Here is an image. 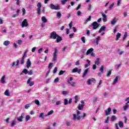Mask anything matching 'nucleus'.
Returning a JSON list of instances; mask_svg holds the SVG:
<instances>
[{"label": "nucleus", "mask_w": 129, "mask_h": 129, "mask_svg": "<svg viewBox=\"0 0 129 129\" xmlns=\"http://www.w3.org/2000/svg\"><path fill=\"white\" fill-rule=\"evenodd\" d=\"M73 120H80V119H81L82 118H83V119H84V117L86 116V113H83V116H81V112L77 110V114H73Z\"/></svg>", "instance_id": "1"}, {"label": "nucleus", "mask_w": 129, "mask_h": 129, "mask_svg": "<svg viewBox=\"0 0 129 129\" xmlns=\"http://www.w3.org/2000/svg\"><path fill=\"white\" fill-rule=\"evenodd\" d=\"M73 78L70 77L69 80H68V83L72 87H76V83L73 82Z\"/></svg>", "instance_id": "2"}, {"label": "nucleus", "mask_w": 129, "mask_h": 129, "mask_svg": "<svg viewBox=\"0 0 129 129\" xmlns=\"http://www.w3.org/2000/svg\"><path fill=\"white\" fill-rule=\"evenodd\" d=\"M49 8H50L51 10H55V11H58V10H60V6H55L53 4H49Z\"/></svg>", "instance_id": "3"}, {"label": "nucleus", "mask_w": 129, "mask_h": 129, "mask_svg": "<svg viewBox=\"0 0 129 129\" xmlns=\"http://www.w3.org/2000/svg\"><path fill=\"white\" fill-rule=\"evenodd\" d=\"M57 37H58V34L56 33V32L53 31L50 33L49 38L50 39H53L54 40L57 39Z\"/></svg>", "instance_id": "4"}, {"label": "nucleus", "mask_w": 129, "mask_h": 129, "mask_svg": "<svg viewBox=\"0 0 129 129\" xmlns=\"http://www.w3.org/2000/svg\"><path fill=\"white\" fill-rule=\"evenodd\" d=\"M93 27V30H96L97 28H99V24L97 22L95 21L93 22L91 24Z\"/></svg>", "instance_id": "5"}, {"label": "nucleus", "mask_w": 129, "mask_h": 129, "mask_svg": "<svg viewBox=\"0 0 129 129\" xmlns=\"http://www.w3.org/2000/svg\"><path fill=\"white\" fill-rule=\"evenodd\" d=\"M37 7L38 8L37 9V14L40 16V15H41V8H42V4L41 3H38L37 5Z\"/></svg>", "instance_id": "6"}, {"label": "nucleus", "mask_w": 129, "mask_h": 129, "mask_svg": "<svg viewBox=\"0 0 129 129\" xmlns=\"http://www.w3.org/2000/svg\"><path fill=\"white\" fill-rule=\"evenodd\" d=\"M101 40V37L100 36H98L95 40H93L92 41L93 44H96L97 45H98L99 44V41Z\"/></svg>", "instance_id": "7"}, {"label": "nucleus", "mask_w": 129, "mask_h": 129, "mask_svg": "<svg viewBox=\"0 0 129 129\" xmlns=\"http://www.w3.org/2000/svg\"><path fill=\"white\" fill-rule=\"evenodd\" d=\"M28 26H29V24H28V21H27V19H24L22 23V28H25V27H28Z\"/></svg>", "instance_id": "8"}, {"label": "nucleus", "mask_w": 129, "mask_h": 129, "mask_svg": "<svg viewBox=\"0 0 129 129\" xmlns=\"http://www.w3.org/2000/svg\"><path fill=\"white\" fill-rule=\"evenodd\" d=\"M91 82L95 83V82H96V80H95V79L94 78L89 79L87 81L88 85H91Z\"/></svg>", "instance_id": "9"}, {"label": "nucleus", "mask_w": 129, "mask_h": 129, "mask_svg": "<svg viewBox=\"0 0 129 129\" xmlns=\"http://www.w3.org/2000/svg\"><path fill=\"white\" fill-rule=\"evenodd\" d=\"M24 116H25V114L24 113H22L21 116L17 118V120L20 122L23 121V119H24Z\"/></svg>", "instance_id": "10"}, {"label": "nucleus", "mask_w": 129, "mask_h": 129, "mask_svg": "<svg viewBox=\"0 0 129 129\" xmlns=\"http://www.w3.org/2000/svg\"><path fill=\"white\" fill-rule=\"evenodd\" d=\"M32 80V78H30L27 81V84H29V86H33L35 83L33 81H31Z\"/></svg>", "instance_id": "11"}, {"label": "nucleus", "mask_w": 129, "mask_h": 129, "mask_svg": "<svg viewBox=\"0 0 129 129\" xmlns=\"http://www.w3.org/2000/svg\"><path fill=\"white\" fill-rule=\"evenodd\" d=\"M31 65H32V63L31 62V60H30V59H28L27 61L26 62L27 68H28L29 69V68H30V67H31Z\"/></svg>", "instance_id": "12"}, {"label": "nucleus", "mask_w": 129, "mask_h": 129, "mask_svg": "<svg viewBox=\"0 0 129 129\" xmlns=\"http://www.w3.org/2000/svg\"><path fill=\"white\" fill-rule=\"evenodd\" d=\"M102 16L103 18V22L105 23V22H107V16L104 13H102Z\"/></svg>", "instance_id": "13"}, {"label": "nucleus", "mask_w": 129, "mask_h": 129, "mask_svg": "<svg viewBox=\"0 0 129 129\" xmlns=\"http://www.w3.org/2000/svg\"><path fill=\"white\" fill-rule=\"evenodd\" d=\"M117 22V19L116 17H114L113 20L111 21V25H112L113 26H114L115 25L116 23Z\"/></svg>", "instance_id": "14"}, {"label": "nucleus", "mask_w": 129, "mask_h": 129, "mask_svg": "<svg viewBox=\"0 0 129 129\" xmlns=\"http://www.w3.org/2000/svg\"><path fill=\"white\" fill-rule=\"evenodd\" d=\"M111 111V108L109 107L107 110H105V113L106 115H109L110 114V112Z\"/></svg>", "instance_id": "15"}, {"label": "nucleus", "mask_w": 129, "mask_h": 129, "mask_svg": "<svg viewBox=\"0 0 129 129\" xmlns=\"http://www.w3.org/2000/svg\"><path fill=\"white\" fill-rule=\"evenodd\" d=\"M1 83H2V84H5V83H6V75H4L1 78Z\"/></svg>", "instance_id": "16"}, {"label": "nucleus", "mask_w": 129, "mask_h": 129, "mask_svg": "<svg viewBox=\"0 0 129 129\" xmlns=\"http://www.w3.org/2000/svg\"><path fill=\"white\" fill-rule=\"evenodd\" d=\"M106 29V27L105 26H101L100 29H99L98 33H100L101 32H104Z\"/></svg>", "instance_id": "17"}, {"label": "nucleus", "mask_w": 129, "mask_h": 129, "mask_svg": "<svg viewBox=\"0 0 129 129\" xmlns=\"http://www.w3.org/2000/svg\"><path fill=\"white\" fill-rule=\"evenodd\" d=\"M56 38V43H59V42L62 41V37H61L60 36L57 35Z\"/></svg>", "instance_id": "18"}, {"label": "nucleus", "mask_w": 129, "mask_h": 129, "mask_svg": "<svg viewBox=\"0 0 129 129\" xmlns=\"http://www.w3.org/2000/svg\"><path fill=\"white\" fill-rule=\"evenodd\" d=\"M94 50V49L92 48L89 49L86 52V55H89V54L91 53V52H93Z\"/></svg>", "instance_id": "19"}, {"label": "nucleus", "mask_w": 129, "mask_h": 129, "mask_svg": "<svg viewBox=\"0 0 129 129\" xmlns=\"http://www.w3.org/2000/svg\"><path fill=\"white\" fill-rule=\"evenodd\" d=\"M99 60H100V58L99 57L97 58L95 61V64L99 65V64H100V61H99Z\"/></svg>", "instance_id": "20"}, {"label": "nucleus", "mask_w": 129, "mask_h": 129, "mask_svg": "<svg viewBox=\"0 0 129 129\" xmlns=\"http://www.w3.org/2000/svg\"><path fill=\"white\" fill-rule=\"evenodd\" d=\"M87 73H88V69H87L85 70L83 74L82 77L84 78V77H85V76H86V75H87Z\"/></svg>", "instance_id": "21"}, {"label": "nucleus", "mask_w": 129, "mask_h": 129, "mask_svg": "<svg viewBox=\"0 0 129 129\" xmlns=\"http://www.w3.org/2000/svg\"><path fill=\"white\" fill-rule=\"evenodd\" d=\"M117 81H118V77H116L114 80V81L112 83V85H115V84H116V83H117Z\"/></svg>", "instance_id": "22"}, {"label": "nucleus", "mask_w": 129, "mask_h": 129, "mask_svg": "<svg viewBox=\"0 0 129 129\" xmlns=\"http://www.w3.org/2000/svg\"><path fill=\"white\" fill-rule=\"evenodd\" d=\"M10 44H11V42L9 40H6L5 41H4L3 44L4 45V46H9V45H10Z\"/></svg>", "instance_id": "23"}, {"label": "nucleus", "mask_w": 129, "mask_h": 129, "mask_svg": "<svg viewBox=\"0 0 129 129\" xmlns=\"http://www.w3.org/2000/svg\"><path fill=\"white\" fill-rule=\"evenodd\" d=\"M104 66H101L100 69L99 71L102 73V74H103L104 73Z\"/></svg>", "instance_id": "24"}, {"label": "nucleus", "mask_w": 129, "mask_h": 129, "mask_svg": "<svg viewBox=\"0 0 129 129\" xmlns=\"http://www.w3.org/2000/svg\"><path fill=\"white\" fill-rule=\"evenodd\" d=\"M5 95L6 96H11V94H10V92L9 90H6L4 93Z\"/></svg>", "instance_id": "25"}, {"label": "nucleus", "mask_w": 129, "mask_h": 129, "mask_svg": "<svg viewBox=\"0 0 129 129\" xmlns=\"http://www.w3.org/2000/svg\"><path fill=\"white\" fill-rule=\"evenodd\" d=\"M83 108H84V105L80 104L78 106V109H79V110H82Z\"/></svg>", "instance_id": "26"}, {"label": "nucleus", "mask_w": 129, "mask_h": 129, "mask_svg": "<svg viewBox=\"0 0 129 129\" xmlns=\"http://www.w3.org/2000/svg\"><path fill=\"white\" fill-rule=\"evenodd\" d=\"M56 17L58 18V19H60L61 17H62V14H61V12H58L56 13Z\"/></svg>", "instance_id": "27"}, {"label": "nucleus", "mask_w": 129, "mask_h": 129, "mask_svg": "<svg viewBox=\"0 0 129 129\" xmlns=\"http://www.w3.org/2000/svg\"><path fill=\"white\" fill-rule=\"evenodd\" d=\"M86 61L88 62V63L85 65V68H87V67L90 66V60L89 59H87Z\"/></svg>", "instance_id": "28"}, {"label": "nucleus", "mask_w": 129, "mask_h": 129, "mask_svg": "<svg viewBox=\"0 0 129 129\" xmlns=\"http://www.w3.org/2000/svg\"><path fill=\"white\" fill-rule=\"evenodd\" d=\"M42 23H47V19L44 16L41 17Z\"/></svg>", "instance_id": "29"}, {"label": "nucleus", "mask_w": 129, "mask_h": 129, "mask_svg": "<svg viewBox=\"0 0 129 129\" xmlns=\"http://www.w3.org/2000/svg\"><path fill=\"white\" fill-rule=\"evenodd\" d=\"M53 112H54V111L53 110H51L49 112H48L46 115H45V116H48L49 115H51L53 114Z\"/></svg>", "instance_id": "30"}, {"label": "nucleus", "mask_w": 129, "mask_h": 129, "mask_svg": "<svg viewBox=\"0 0 129 129\" xmlns=\"http://www.w3.org/2000/svg\"><path fill=\"white\" fill-rule=\"evenodd\" d=\"M121 36V34L118 33L116 36V41L118 40V39H119V38H120Z\"/></svg>", "instance_id": "31"}, {"label": "nucleus", "mask_w": 129, "mask_h": 129, "mask_svg": "<svg viewBox=\"0 0 129 129\" xmlns=\"http://www.w3.org/2000/svg\"><path fill=\"white\" fill-rule=\"evenodd\" d=\"M31 119V116L29 115H27L25 117V120L26 121H28Z\"/></svg>", "instance_id": "32"}, {"label": "nucleus", "mask_w": 129, "mask_h": 129, "mask_svg": "<svg viewBox=\"0 0 129 129\" xmlns=\"http://www.w3.org/2000/svg\"><path fill=\"white\" fill-rule=\"evenodd\" d=\"M34 102L37 105H41V103H40V101H39V100L38 99H36L34 100Z\"/></svg>", "instance_id": "33"}, {"label": "nucleus", "mask_w": 129, "mask_h": 129, "mask_svg": "<svg viewBox=\"0 0 129 129\" xmlns=\"http://www.w3.org/2000/svg\"><path fill=\"white\" fill-rule=\"evenodd\" d=\"M66 124L67 126L70 127V126H71V122L67 121H66Z\"/></svg>", "instance_id": "34"}, {"label": "nucleus", "mask_w": 129, "mask_h": 129, "mask_svg": "<svg viewBox=\"0 0 129 129\" xmlns=\"http://www.w3.org/2000/svg\"><path fill=\"white\" fill-rule=\"evenodd\" d=\"M89 21H91V16H89V18L87 19L84 24H87Z\"/></svg>", "instance_id": "35"}, {"label": "nucleus", "mask_w": 129, "mask_h": 129, "mask_svg": "<svg viewBox=\"0 0 129 129\" xmlns=\"http://www.w3.org/2000/svg\"><path fill=\"white\" fill-rule=\"evenodd\" d=\"M58 53V51L57 50L55 49L54 50V52L53 53V57H58V55L57 54Z\"/></svg>", "instance_id": "36"}, {"label": "nucleus", "mask_w": 129, "mask_h": 129, "mask_svg": "<svg viewBox=\"0 0 129 129\" xmlns=\"http://www.w3.org/2000/svg\"><path fill=\"white\" fill-rule=\"evenodd\" d=\"M113 6H114V3H113L112 4H111L109 6V11H110L111 10H112V8H113Z\"/></svg>", "instance_id": "37"}, {"label": "nucleus", "mask_w": 129, "mask_h": 129, "mask_svg": "<svg viewBox=\"0 0 129 129\" xmlns=\"http://www.w3.org/2000/svg\"><path fill=\"white\" fill-rule=\"evenodd\" d=\"M115 119H116V116H115V115H113L111 116V121H114V120H115Z\"/></svg>", "instance_id": "38"}, {"label": "nucleus", "mask_w": 129, "mask_h": 129, "mask_svg": "<svg viewBox=\"0 0 129 129\" xmlns=\"http://www.w3.org/2000/svg\"><path fill=\"white\" fill-rule=\"evenodd\" d=\"M78 71V68H75L72 70L73 73H76Z\"/></svg>", "instance_id": "39"}, {"label": "nucleus", "mask_w": 129, "mask_h": 129, "mask_svg": "<svg viewBox=\"0 0 129 129\" xmlns=\"http://www.w3.org/2000/svg\"><path fill=\"white\" fill-rule=\"evenodd\" d=\"M28 70H27V69H25L24 70H23V71H22L23 73H24V74L27 75L28 74Z\"/></svg>", "instance_id": "40"}, {"label": "nucleus", "mask_w": 129, "mask_h": 129, "mask_svg": "<svg viewBox=\"0 0 129 129\" xmlns=\"http://www.w3.org/2000/svg\"><path fill=\"white\" fill-rule=\"evenodd\" d=\"M65 72H66V71L61 70V71H60L59 73H58V75H63L64 74V73H65Z\"/></svg>", "instance_id": "41"}, {"label": "nucleus", "mask_w": 129, "mask_h": 129, "mask_svg": "<svg viewBox=\"0 0 129 129\" xmlns=\"http://www.w3.org/2000/svg\"><path fill=\"white\" fill-rule=\"evenodd\" d=\"M111 75V70H109L106 75L107 77H109Z\"/></svg>", "instance_id": "42"}, {"label": "nucleus", "mask_w": 129, "mask_h": 129, "mask_svg": "<svg viewBox=\"0 0 129 129\" xmlns=\"http://www.w3.org/2000/svg\"><path fill=\"white\" fill-rule=\"evenodd\" d=\"M25 63V58H24L23 57H22L21 58V60L20 61V64H21V65L24 64Z\"/></svg>", "instance_id": "43"}, {"label": "nucleus", "mask_w": 129, "mask_h": 129, "mask_svg": "<svg viewBox=\"0 0 129 129\" xmlns=\"http://www.w3.org/2000/svg\"><path fill=\"white\" fill-rule=\"evenodd\" d=\"M119 126L121 128L123 127V122L121 121L119 122Z\"/></svg>", "instance_id": "44"}, {"label": "nucleus", "mask_w": 129, "mask_h": 129, "mask_svg": "<svg viewBox=\"0 0 129 129\" xmlns=\"http://www.w3.org/2000/svg\"><path fill=\"white\" fill-rule=\"evenodd\" d=\"M52 67H53V62H50L48 65V68H49V70H51Z\"/></svg>", "instance_id": "45"}, {"label": "nucleus", "mask_w": 129, "mask_h": 129, "mask_svg": "<svg viewBox=\"0 0 129 129\" xmlns=\"http://www.w3.org/2000/svg\"><path fill=\"white\" fill-rule=\"evenodd\" d=\"M17 43L18 44V45H22V44L23 43V41L21 39L18 40Z\"/></svg>", "instance_id": "46"}, {"label": "nucleus", "mask_w": 129, "mask_h": 129, "mask_svg": "<svg viewBox=\"0 0 129 129\" xmlns=\"http://www.w3.org/2000/svg\"><path fill=\"white\" fill-rule=\"evenodd\" d=\"M126 37H127V33L125 32L123 37V41L125 40V38H126Z\"/></svg>", "instance_id": "47"}, {"label": "nucleus", "mask_w": 129, "mask_h": 129, "mask_svg": "<svg viewBox=\"0 0 129 129\" xmlns=\"http://www.w3.org/2000/svg\"><path fill=\"white\" fill-rule=\"evenodd\" d=\"M60 2L61 3V4L64 6V5H65V4H66V3H67V0H60Z\"/></svg>", "instance_id": "48"}, {"label": "nucleus", "mask_w": 129, "mask_h": 129, "mask_svg": "<svg viewBox=\"0 0 129 129\" xmlns=\"http://www.w3.org/2000/svg\"><path fill=\"white\" fill-rule=\"evenodd\" d=\"M26 14V9L25 8H22V16H25Z\"/></svg>", "instance_id": "49"}, {"label": "nucleus", "mask_w": 129, "mask_h": 129, "mask_svg": "<svg viewBox=\"0 0 129 129\" xmlns=\"http://www.w3.org/2000/svg\"><path fill=\"white\" fill-rule=\"evenodd\" d=\"M16 124V120L12 121V122L11 123V126L12 127L15 126V125Z\"/></svg>", "instance_id": "50"}, {"label": "nucleus", "mask_w": 129, "mask_h": 129, "mask_svg": "<svg viewBox=\"0 0 129 129\" xmlns=\"http://www.w3.org/2000/svg\"><path fill=\"white\" fill-rule=\"evenodd\" d=\"M28 53V50L26 51L25 52H24V54L22 57V58H24L25 59V58H26V57H27V54Z\"/></svg>", "instance_id": "51"}, {"label": "nucleus", "mask_w": 129, "mask_h": 129, "mask_svg": "<svg viewBox=\"0 0 129 129\" xmlns=\"http://www.w3.org/2000/svg\"><path fill=\"white\" fill-rule=\"evenodd\" d=\"M75 103H77V102H78V95L75 96Z\"/></svg>", "instance_id": "52"}, {"label": "nucleus", "mask_w": 129, "mask_h": 129, "mask_svg": "<svg viewBox=\"0 0 129 129\" xmlns=\"http://www.w3.org/2000/svg\"><path fill=\"white\" fill-rule=\"evenodd\" d=\"M91 9H92V5H91V4H89L88 5V11H91Z\"/></svg>", "instance_id": "53"}, {"label": "nucleus", "mask_w": 129, "mask_h": 129, "mask_svg": "<svg viewBox=\"0 0 129 129\" xmlns=\"http://www.w3.org/2000/svg\"><path fill=\"white\" fill-rule=\"evenodd\" d=\"M81 40H82V41L83 42V43H84V44H85V37H81Z\"/></svg>", "instance_id": "54"}, {"label": "nucleus", "mask_w": 129, "mask_h": 129, "mask_svg": "<svg viewBox=\"0 0 129 129\" xmlns=\"http://www.w3.org/2000/svg\"><path fill=\"white\" fill-rule=\"evenodd\" d=\"M64 105H67V104H68V100H67V99H64Z\"/></svg>", "instance_id": "55"}, {"label": "nucleus", "mask_w": 129, "mask_h": 129, "mask_svg": "<svg viewBox=\"0 0 129 129\" xmlns=\"http://www.w3.org/2000/svg\"><path fill=\"white\" fill-rule=\"evenodd\" d=\"M57 70H58V68L57 67H55L53 70V74H55V73L57 72Z\"/></svg>", "instance_id": "56"}, {"label": "nucleus", "mask_w": 129, "mask_h": 129, "mask_svg": "<svg viewBox=\"0 0 129 129\" xmlns=\"http://www.w3.org/2000/svg\"><path fill=\"white\" fill-rule=\"evenodd\" d=\"M121 2V0H118L117 3V7H119V6H120V3Z\"/></svg>", "instance_id": "57"}, {"label": "nucleus", "mask_w": 129, "mask_h": 129, "mask_svg": "<svg viewBox=\"0 0 129 129\" xmlns=\"http://www.w3.org/2000/svg\"><path fill=\"white\" fill-rule=\"evenodd\" d=\"M54 82L55 83H57V82H59V78H56L54 80Z\"/></svg>", "instance_id": "58"}, {"label": "nucleus", "mask_w": 129, "mask_h": 129, "mask_svg": "<svg viewBox=\"0 0 129 129\" xmlns=\"http://www.w3.org/2000/svg\"><path fill=\"white\" fill-rule=\"evenodd\" d=\"M80 8H81V4H79L78 6V7L76 9V11H78V10H79V9H80Z\"/></svg>", "instance_id": "59"}, {"label": "nucleus", "mask_w": 129, "mask_h": 129, "mask_svg": "<svg viewBox=\"0 0 129 129\" xmlns=\"http://www.w3.org/2000/svg\"><path fill=\"white\" fill-rule=\"evenodd\" d=\"M127 108H128V105H125L124 107H123V109L124 110H126V109H127Z\"/></svg>", "instance_id": "60"}, {"label": "nucleus", "mask_w": 129, "mask_h": 129, "mask_svg": "<svg viewBox=\"0 0 129 129\" xmlns=\"http://www.w3.org/2000/svg\"><path fill=\"white\" fill-rule=\"evenodd\" d=\"M29 75H33V70H31L29 72H28Z\"/></svg>", "instance_id": "61"}, {"label": "nucleus", "mask_w": 129, "mask_h": 129, "mask_svg": "<svg viewBox=\"0 0 129 129\" xmlns=\"http://www.w3.org/2000/svg\"><path fill=\"white\" fill-rule=\"evenodd\" d=\"M61 104V101H57L56 102V105H60Z\"/></svg>", "instance_id": "62"}, {"label": "nucleus", "mask_w": 129, "mask_h": 129, "mask_svg": "<svg viewBox=\"0 0 129 129\" xmlns=\"http://www.w3.org/2000/svg\"><path fill=\"white\" fill-rule=\"evenodd\" d=\"M29 107H30V104H27L25 106V108L26 109H28V108H29Z\"/></svg>", "instance_id": "63"}, {"label": "nucleus", "mask_w": 129, "mask_h": 129, "mask_svg": "<svg viewBox=\"0 0 129 129\" xmlns=\"http://www.w3.org/2000/svg\"><path fill=\"white\" fill-rule=\"evenodd\" d=\"M43 116H44V113H40L39 115V117L43 118Z\"/></svg>", "instance_id": "64"}]
</instances>
